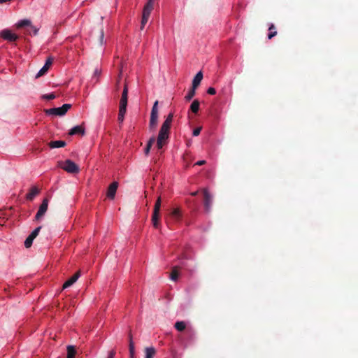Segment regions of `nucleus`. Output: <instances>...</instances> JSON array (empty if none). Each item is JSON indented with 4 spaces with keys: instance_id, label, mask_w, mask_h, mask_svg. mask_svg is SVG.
Here are the masks:
<instances>
[{
    "instance_id": "f257e3e1",
    "label": "nucleus",
    "mask_w": 358,
    "mask_h": 358,
    "mask_svg": "<svg viewBox=\"0 0 358 358\" xmlns=\"http://www.w3.org/2000/svg\"><path fill=\"white\" fill-rule=\"evenodd\" d=\"M173 113H169L160 128L157 139V147L158 149H162L163 146L166 143L169 136V131L173 121Z\"/></svg>"
},
{
    "instance_id": "f03ea898",
    "label": "nucleus",
    "mask_w": 358,
    "mask_h": 358,
    "mask_svg": "<svg viewBox=\"0 0 358 358\" xmlns=\"http://www.w3.org/2000/svg\"><path fill=\"white\" fill-rule=\"evenodd\" d=\"M154 3H155V0H148L143 8L141 24V30L144 29L145 25L146 24V23L148 21L150 13L154 8Z\"/></svg>"
},
{
    "instance_id": "7ed1b4c3",
    "label": "nucleus",
    "mask_w": 358,
    "mask_h": 358,
    "mask_svg": "<svg viewBox=\"0 0 358 358\" xmlns=\"http://www.w3.org/2000/svg\"><path fill=\"white\" fill-rule=\"evenodd\" d=\"M158 101H155L151 110L149 122V128L150 130L155 129L158 124Z\"/></svg>"
},
{
    "instance_id": "20e7f679",
    "label": "nucleus",
    "mask_w": 358,
    "mask_h": 358,
    "mask_svg": "<svg viewBox=\"0 0 358 358\" xmlns=\"http://www.w3.org/2000/svg\"><path fill=\"white\" fill-rule=\"evenodd\" d=\"M160 208H161V198L158 197L153 209V213L152 216V223L155 229H159L160 227L159 218H160Z\"/></svg>"
},
{
    "instance_id": "39448f33",
    "label": "nucleus",
    "mask_w": 358,
    "mask_h": 358,
    "mask_svg": "<svg viewBox=\"0 0 358 358\" xmlns=\"http://www.w3.org/2000/svg\"><path fill=\"white\" fill-rule=\"evenodd\" d=\"M71 105L65 103L61 107L46 109L45 113L48 115L63 116L71 108Z\"/></svg>"
},
{
    "instance_id": "423d86ee",
    "label": "nucleus",
    "mask_w": 358,
    "mask_h": 358,
    "mask_svg": "<svg viewBox=\"0 0 358 358\" xmlns=\"http://www.w3.org/2000/svg\"><path fill=\"white\" fill-rule=\"evenodd\" d=\"M60 167L69 173H78L80 171L78 166L70 159H66L60 164Z\"/></svg>"
},
{
    "instance_id": "0eeeda50",
    "label": "nucleus",
    "mask_w": 358,
    "mask_h": 358,
    "mask_svg": "<svg viewBox=\"0 0 358 358\" xmlns=\"http://www.w3.org/2000/svg\"><path fill=\"white\" fill-rule=\"evenodd\" d=\"M0 37L10 42L15 41L18 38V36L9 29L2 30L0 32Z\"/></svg>"
},
{
    "instance_id": "6e6552de",
    "label": "nucleus",
    "mask_w": 358,
    "mask_h": 358,
    "mask_svg": "<svg viewBox=\"0 0 358 358\" xmlns=\"http://www.w3.org/2000/svg\"><path fill=\"white\" fill-rule=\"evenodd\" d=\"M203 204L206 211H209L211 208L212 202H213V196L208 192L207 189H203Z\"/></svg>"
},
{
    "instance_id": "1a4fd4ad",
    "label": "nucleus",
    "mask_w": 358,
    "mask_h": 358,
    "mask_svg": "<svg viewBox=\"0 0 358 358\" xmlns=\"http://www.w3.org/2000/svg\"><path fill=\"white\" fill-rule=\"evenodd\" d=\"M52 62H53V58L48 57L46 59L44 66L39 70L38 73L36 75V78H38L43 76L45 73H46V72L49 69L50 66L52 65Z\"/></svg>"
},
{
    "instance_id": "9d476101",
    "label": "nucleus",
    "mask_w": 358,
    "mask_h": 358,
    "mask_svg": "<svg viewBox=\"0 0 358 358\" xmlns=\"http://www.w3.org/2000/svg\"><path fill=\"white\" fill-rule=\"evenodd\" d=\"M118 187V182L115 181L112 182L107 190V197L110 199H114L117 189Z\"/></svg>"
},
{
    "instance_id": "9b49d317",
    "label": "nucleus",
    "mask_w": 358,
    "mask_h": 358,
    "mask_svg": "<svg viewBox=\"0 0 358 358\" xmlns=\"http://www.w3.org/2000/svg\"><path fill=\"white\" fill-rule=\"evenodd\" d=\"M48 201L47 199H44L41 204L39 209L36 215V219L39 220L44 215L48 210Z\"/></svg>"
},
{
    "instance_id": "f8f14e48",
    "label": "nucleus",
    "mask_w": 358,
    "mask_h": 358,
    "mask_svg": "<svg viewBox=\"0 0 358 358\" xmlns=\"http://www.w3.org/2000/svg\"><path fill=\"white\" fill-rule=\"evenodd\" d=\"M127 99H128V88L127 85H124L121 99L120 101V106H127Z\"/></svg>"
},
{
    "instance_id": "ddd939ff",
    "label": "nucleus",
    "mask_w": 358,
    "mask_h": 358,
    "mask_svg": "<svg viewBox=\"0 0 358 358\" xmlns=\"http://www.w3.org/2000/svg\"><path fill=\"white\" fill-rule=\"evenodd\" d=\"M80 275V273L79 271L74 274L71 278H69L67 281L64 282V284L63 285V289H66L71 286L73 283H75L77 281Z\"/></svg>"
},
{
    "instance_id": "4468645a",
    "label": "nucleus",
    "mask_w": 358,
    "mask_h": 358,
    "mask_svg": "<svg viewBox=\"0 0 358 358\" xmlns=\"http://www.w3.org/2000/svg\"><path fill=\"white\" fill-rule=\"evenodd\" d=\"M202 78H203L202 72L201 71L198 72L192 80V87L196 89L199 86Z\"/></svg>"
},
{
    "instance_id": "2eb2a0df",
    "label": "nucleus",
    "mask_w": 358,
    "mask_h": 358,
    "mask_svg": "<svg viewBox=\"0 0 358 358\" xmlns=\"http://www.w3.org/2000/svg\"><path fill=\"white\" fill-rule=\"evenodd\" d=\"M80 134L81 135H84L85 134V129L80 125H77L73 127L69 131L70 135H75Z\"/></svg>"
},
{
    "instance_id": "dca6fc26",
    "label": "nucleus",
    "mask_w": 358,
    "mask_h": 358,
    "mask_svg": "<svg viewBox=\"0 0 358 358\" xmlns=\"http://www.w3.org/2000/svg\"><path fill=\"white\" fill-rule=\"evenodd\" d=\"M39 192L36 187H32L29 192L27 194L26 198L27 200L31 201Z\"/></svg>"
},
{
    "instance_id": "f3484780",
    "label": "nucleus",
    "mask_w": 358,
    "mask_h": 358,
    "mask_svg": "<svg viewBox=\"0 0 358 358\" xmlns=\"http://www.w3.org/2000/svg\"><path fill=\"white\" fill-rule=\"evenodd\" d=\"M126 112H127V107L119 106V113H118L117 120L120 123H122L124 121Z\"/></svg>"
},
{
    "instance_id": "a211bd4d",
    "label": "nucleus",
    "mask_w": 358,
    "mask_h": 358,
    "mask_svg": "<svg viewBox=\"0 0 358 358\" xmlns=\"http://www.w3.org/2000/svg\"><path fill=\"white\" fill-rule=\"evenodd\" d=\"M156 350L153 347H148L145 349V358H153Z\"/></svg>"
},
{
    "instance_id": "6ab92c4d",
    "label": "nucleus",
    "mask_w": 358,
    "mask_h": 358,
    "mask_svg": "<svg viewBox=\"0 0 358 358\" xmlns=\"http://www.w3.org/2000/svg\"><path fill=\"white\" fill-rule=\"evenodd\" d=\"M65 145H66V143L64 141H51L49 143V146L51 148H62V147H64Z\"/></svg>"
},
{
    "instance_id": "aec40b11",
    "label": "nucleus",
    "mask_w": 358,
    "mask_h": 358,
    "mask_svg": "<svg viewBox=\"0 0 358 358\" xmlns=\"http://www.w3.org/2000/svg\"><path fill=\"white\" fill-rule=\"evenodd\" d=\"M129 357L135 358V346H134V343L132 341L131 336H129Z\"/></svg>"
},
{
    "instance_id": "412c9836",
    "label": "nucleus",
    "mask_w": 358,
    "mask_h": 358,
    "mask_svg": "<svg viewBox=\"0 0 358 358\" xmlns=\"http://www.w3.org/2000/svg\"><path fill=\"white\" fill-rule=\"evenodd\" d=\"M178 278H179V271H178V267L176 266L173 267L172 271L170 274V278L173 281H176L178 279Z\"/></svg>"
},
{
    "instance_id": "4be33fe9",
    "label": "nucleus",
    "mask_w": 358,
    "mask_h": 358,
    "mask_svg": "<svg viewBox=\"0 0 358 358\" xmlns=\"http://www.w3.org/2000/svg\"><path fill=\"white\" fill-rule=\"evenodd\" d=\"M31 20H29L28 19H24V20H21L18 21L16 24V27L17 28H21V27H23L25 26H27L29 27L31 26Z\"/></svg>"
},
{
    "instance_id": "5701e85b",
    "label": "nucleus",
    "mask_w": 358,
    "mask_h": 358,
    "mask_svg": "<svg viewBox=\"0 0 358 358\" xmlns=\"http://www.w3.org/2000/svg\"><path fill=\"white\" fill-rule=\"evenodd\" d=\"M199 105H200V103H199V100H197V99L194 100L190 106L191 111L194 113H196L199 110Z\"/></svg>"
},
{
    "instance_id": "b1692460",
    "label": "nucleus",
    "mask_w": 358,
    "mask_h": 358,
    "mask_svg": "<svg viewBox=\"0 0 358 358\" xmlns=\"http://www.w3.org/2000/svg\"><path fill=\"white\" fill-rule=\"evenodd\" d=\"M269 34H268V38L271 39L277 35L275 27L273 24H271L268 27Z\"/></svg>"
},
{
    "instance_id": "393cba45",
    "label": "nucleus",
    "mask_w": 358,
    "mask_h": 358,
    "mask_svg": "<svg viewBox=\"0 0 358 358\" xmlns=\"http://www.w3.org/2000/svg\"><path fill=\"white\" fill-rule=\"evenodd\" d=\"M76 354L75 348L73 345H69L67 347V357L66 358H74Z\"/></svg>"
},
{
    "instance_id": "a878e982",
    "label": "nucleus",
    "mask_w": 358,
    "mask_h": 358,
    "mask_svg": "<svg viewBox=\"0 0 358 358\" xmlns=\"http://www.w3.org/2000/svg\"><path fill=\"white\" fill-rule=\"evenodd\" d=\"M195 91H196V89L192 87L189 90V91L187 93V94L185 96V99L187 101H189L194 97V96L195 95Z\"/></svg>"
},
{
    "instance_id": "bb28decb",
    "label": "nucleus",
    "mask_w": 358,
    "mask_h": 358,
    "mask_svg": "<svg viewBox=\"0 0 358 358\" xmlns=\"http://www.w3.org/2000/svg\"><path fill=\"white\" fill-rule=\"evenodd\" d=\"M29 30H28V32L30 35H34L36 36L38 32V30H39V28H37L36 27L32 25L31 24V26L29 27Z\"/></svg>"
},
{
    "instance_id": "cd10ccee",
    "label": "nucleus",
    "mask_w": 358,
    "mask_h": 358,
    "mask_svg": "<svg viewBox=\"0 0 358 358\" xmlns=\"http://www.w3.org/2000/svg\"><path fill=\"white\" fill-rule=\"evenodd\" d=\"M34 238H32L31 236H29L25 241H24V246L27 248H29V247H31V245H32V243H33V241H34Z\"/></svg>"
},
{
    "instance_id": "c85d7f7f",
    "label": "nucleus",
    "mask_w": 358,
    "mask_h": 358,
    "mask_svg": "<svg viewBox=\"0 0 358 358\" xmlns=\"http://www.w3.org/2000/svg\"><path fill=\"white\" fill-rule=\"evenodd\" d=\"M41 229V227H38L36 228V229H34V231L30 234V235H29V236H31L32 238H35L38 236V233H39V231H40Z\"/></svg>"
},
{
    "instance_id": "c756f323",
    "label": "nucleus",
    "mask_w": 358,
    "mask_h": 358,
    "mask_svg": "<svg viewBox=\"0 0 358 358\" xmlns=\"http://www.w3.org/2000/svg\"><path fill=\"white\" fill-rule=\"evenodd\" d=\"M43 99H48V100H52L55 98V95L53 93L48 94H44L43 96Z\"/></svg>"
},
{
    "instance_id": "7c9ffc66",
    "label": "nucleus",
    "mask_w": 358,
    "mask_h": 358,
    "mask_svg": "<svg viewBox=\"0 0 358 358\" xmlns=\"http://www.w3.org/2000/svg\"><path fill=\"white\" fill-rule=\"evenodd\" d=\"M201 129H202L201 127H199L196 128L195 129H194L193 133H192L193 136H199Z\"/></svg>"
},
{
    "instance_id": "2f4dec72",
    "label": "nucleus",
    "mask_w": 358,
    "mask_h": 358,
    "mask_svg": "<svg viewBox=\"0 0 358 358\" xmlns=\"http://www.w3.org/2000/svg\"><path fill=\"white\" fill-rule=\"evenodd\" d=\"M207 93H208V94H210V95H214V94H215V93H216V90H215V88H213V87H209V88L208 89V90H207Z\"/></svg>"
},
{
    "instance_id": "473e14b6",
    "label": "nucleus",
    "mask_w": 358,
    "mask_h": 358,
    "mask_svg": "<svg viewBox=\"0 0 358 358\" xmlns=\"http://www.w3.org/2000/svg\"><path fill=\"white\" fill-rule=\"evenodd\" d=\"M115 351L112 350L108 352L107 358H115Z\"/></svg>"
},
{
    "instance_id": "72a5a7b5",
    "label": "nucleus",
    "mask_w": 358,
    "mask_h": 358,
    "mask_svg": "<svg viewBox=\"0 0 358 358\" xmlns=\"http://www.w3.org/2000/svg\"><path fill=\"white\" fill-rule=\"evenodd\" d=\"M155 138L154 136H152V137H151V138L149 139V141H148V142L147 145H149V146H151V147H152V145H153V143H155Z\"/></svg>"
},
{
    "instance_id": "f704fd0d",
    "label": "nucleus",
    "mask_w": 358,
    "mask_h": 358,
    "mask_svg": "<svg viewBox=\"0 0 358 358\" xmlns=\"http://www.w3.org/2000/svg\"><path fill=\"white\" fill-rule=\"evenodd\" d=\"M151 148H152L151 146H149V145H146V147H145V150H144V152H145V155H148V154L150 153Z\"/></svg>"
},
{
    "instance_id": "c9c22d12",
    "label": "nucleus",
    "mask_w": 358,
    "mask_h": 358,
    "mask_svg": "<svg viewBox=\"0 0 358 358\" xmlns=\"http://www.w3.org/2000/svg\"><path fill=\"white\" fill-rule=\"evenodd\" d=\"M206 163V162L205 160H200V161H198L197 162H196L194 164V165L202 166V165H204Z\"/></svg>"
},
{
    "instance_id": "e433bc0d",
    "label": "nucleus",
    "mask_w": 358,
    "mask_h": 358,
    "mask_svg": "<svg viewBox=\"0 0 358 358\" xmlns=\"http://www.w3.org/2000/svg\"><path fill=\"white\" fill-rule=\"evenodd\" d=\"M186 328V324L184 322L180 321V331H183Z\"/></svg>"
},
{
    "instance_id": "4c0bfd02",
    "label": "nucleus",
    "mask_w": 358,
    "mask_h": 358,
    "mask_svg": "<svg viewBox=\"0 0 358 358\" xmlns=\"http://www.w3.org/2000/svg\"><path fill=\"white\" fill-rule=\"evenodd\" d=\"M103 36H104V35H103V30H101V34H100V43H101V44H103Z\"/></svg>"
},
{
    "instance_id": "58836bf2",
    "label": "nucleus",
    "mask_w": 358,
    "mask_h": 358,
    "mask_svg": "<svg viewBox=\"0 0 358 358\" xmlns=\"http://www.w3.org/2000/svg\"><path fill=\"white\" fill-rule=\"evenodd\" d=\"M179 327H180L179 321L176 322V323L174 324V327L176 328V329L179 331Z\"/></svg>"
},
{
    "instance_id": "ea45409f",
    "label": "nucleus",
    "mask_w": 358,
    "mask_h": 358,
    "mask_svg": "<svg viewBox=\"0 0 358 358\" xmlns=\"http://www.w3.org/2000/svg\"><path fill=\"white\" fill-rule=\"evenodd\" d=\"M101 71L98 69H96L94 70V74L95 76H98L99 74H100Z\"/></svg>"
},
{
    "instance_id": "a19ab883",
    "label": "nucleus",
    "mask_w": 358,
    "mask_h": 358,
    "mask_svg": "<svg viewBox=\"0 0 358 358\" xmlns=\"http://www.w3.org/2000/svg\"><path fill=\"white\" fill-rule=\"evenodd\" d=\"M188 159H189L188 154H186L185 155L183 156V160L185 162H187Z\"/></svg>"
},
{
    "instance_id": "79ce46f5",
    "label": "nucleus",
    "mask_w": 358,
    "mask_h": 358,
    "mask_svg": "<svg viewBox=\"0 0 358 358\" xmlns=\"http://www.w3.org/2000/svg\"><path fill=\"white\" fill-rule=\"evenodd\" d=\"M196 194H197V192H193L192 194L193 196H194V195H196Z\"/></svg>"
}]
</instances>
